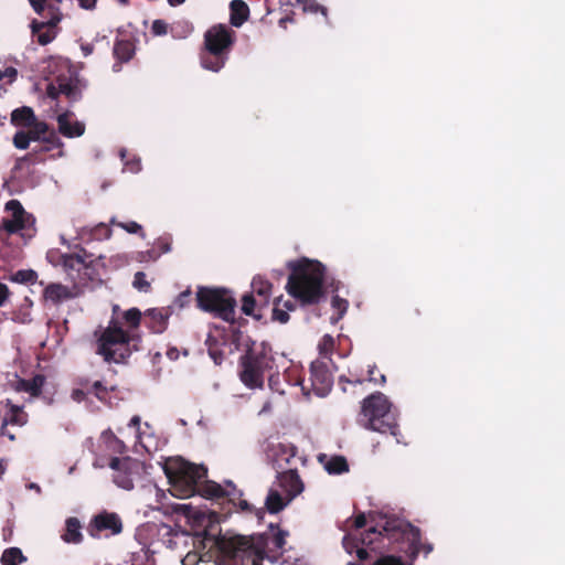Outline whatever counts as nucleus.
<instances>
[{
    "label": "nucleus",
    "instance_id": "1",
    "mask_svg": "<svg viewBox=\"0 0 565 565\" xmlns=\"http://www.w3.org/2000/svg\"><path fill=\"white\" fill-rule=\"evenodd\" d=\"M289 532L281 530L276 524H269L268 532L245 536V535H227L212 534L207 530L204 531L203 543L210 546L214 552L216 563L218 565H243L245 558L255 555L264 558L271 544L276 551H281L286 545V539Z\"/></svg>",
    "mask_w": 565,
    "mask_h": 565
},
{
    "label": "nucleus",
    "instance_id": "2",
    "mask_svg": "<svg viewBox=\"0 0 565 565\" xmlns=\"http://www.w3.org/2000/svg\"><path fill=\"white\" fill-rule=\"evenodd\" d=\"M287 292L303 306L317 305L324 296L326 267L318 260L301 258L289 263Z\"/></svg>",
    "mask_w": 565,
    "mask_h": 565
},
{
    "label": "nucleus",
    "instance_id": "3",
    "mask_svg": "<svg viewBox=\"0 0 565 565\" xmlns=\"http://www.w3.org/2000/svg\"><path fill=\"white\" fill-rule=\"evenodd\" d=\"M141 337L125 331L118 319L111 318L97 339L96 353L107 363H126L132 352L139 351Z\"/></svg>",
    "mask_w": 565,
    "mask_h": 565
},
{
    "label": "nucleus",
    "instance_id": "4",
    "mask_svg": "<svg viewBox=\"0 0 565 565\" xmlns=\"http://www.w3.org/2000/svg\"><path fill=\"white\" fill-rule=\"evenodd\" d=\"M163 469L173 495L190 498L198 493L203 497L201 489L209 481L205 480L207 470L203 466L175 459L168 461Z\"/></svg>",
    "mask_w": 565,
    "mask_h": 565
},
{
    "label": "nucleus",
    "instance_id": "5",
    "mask_svg": "<svg viewBox=\"0 0 565 565\" xmlns=\"http://www.w3.org/2000/svg\"><path fill=\"white\" fill-rule=\"evenodd\" d=\"M239 379L248 388H263L266 374L271 381V371L275 367V356L271 348L266 343L252 347L239 358Z\"/></svg>",
    "mask_w": 565,
    "mask_h": 565
},
{
    "label": "nucleus",
    "instance_id": "6",
    "mask_svg": "<svg viewBox=\"0 0 565 565\" xmlns=\"http://www.w3.org/2000/svg\"><path fill=\"white\" fill-rule=\"evenodd\" d=\"M361 415L365 420V428L385 435H391L399 439V428L395 413L392 411V404L387 397L375 392L365 397L361 405Z\"/></svg>",
    "mask_w": 565,
    "mask_h": 565
},
{
    "label": "nucleus",
    "instance_id": "7",
    "mask_svg": "<svg viewBox=\"0 0 565 565\" xmlns=\"http://www.w3.org/2000/svg\"><path fill=\"white\" fill-rule=\"evenodd\" d=\"M235 42V32L224 24L210 28L204 34V49L200 53L203 68L218 72L227 60Z\"/></svg>",
    "mask_w": 565,
    "mask_h": 565
},
{
    "label": "nucleus",
    "instance_id": "8",
    "mask_svg": "<svg viewBox=\"0 0 565 565\" xmlns=\"http://www.w3.org/2000/svg\"><path fill=\"white\" fill-rule=\"evenodd\" d=\"M196 302L203 311L211 312L232 326L234 324L237 303L228 290L200 287L196 292Z\"/></svg>",
    "mask_w": 565,
    "mask_h": 565
},
{
    "label": "nucleus",
    "instance_id": "9",
    "mask_svg": "<svg viewBox=\"0 0 565 565\" xmlns=\"http://www.w3.org/2000/svg\"><path fill=\"white\" fill-rule=\"evenodd\" d=\"M383 531L388 540L406 539L409 542L412 557H416L420 552L428 555L433 551V544L422 542L420 530L404 520L397 518L386 519L383 524Z\"/></svg>",
    "mask_w": 565,
    "mask_h": 565
},
{
    "label": "nucleus",
    "instance_id": "10",
    "mask_svg": "<svg viewBox=\"0 0 565 565\" xmlns=\"http://www.w3.org/2000/svg\"><path fill=\"white\" fill-rule=\"evenodd\" d=\"M10 217H4L0 224V241H6L10 235L26 231L34 225V217L28 213L19 200L12 199L6 203Z\"/></svg>",
    "mask_w": 565,
    "mask_h": 565
},
{
    "label": "nucleus",
    "instance_id": "11",
    "mask_svg": "<svg viewBox=\"0 0 565 565\" xmlns=\"http://www.w3.org/2000/svg\"><path fill=\"white\" fill-rule=\"evenodd\" d=\"M61 259L65 273L75 286H84L92 280L89 271L94 263L93 254L81 248L78 253L63 254Z\"/></svg>",
    "mask_w": 565,
    "mask_h": 565
},
{
    "label": "nucleus",
    "instance_id": "12",
    "mask_svg": "<svg viewBox=\"0 0 565 565\" xmlns=\"http://www.w3.org/2000/svg\"><path fill=\"white\" fill-rule=\"evenodd\" d=\"M263 450L266 460L277 472L295 467L297 461H301L298 457V448L291 443L266 440Z\"/></svg>",
    "mask_w": 565,
    "mask_h": 565
},
{
    "label": "nucleus",
    "instance_id": "13",
    "mask_svg": "<svg viewBox=\"0 0 565 565\" xmlns=\"http://www.w3.org/2000/svg\"><path fill=\"white\" fill-rule=\"evenodd\" d=\"M122 527V521L117 513L104 510L90 519L87 533L93 539L109 537L121 533Z\"/></svg>",
    "mask_w": 565,
    "mask_h": 565
},
{
    "label": "nucleus",
    "instance_id": "14",
    "mask_svg": "<svg viewBox=\"0 0 565 565\" xmlns=\"http://www.w3.org/2000/svg\"><path fill=\"white\" fill-rule=\"evenodd\" d=\"M32 9L45 21H41V23H36L34 29L36 28H55L63 19V13L61 11V4L63 0H29Z\"/></svg>",
    "mask_w": 565,
    "mask_h": 565
},
{
    "label": "nucleus",
    "instance_id": "15",
    "mask_svg": "<svg viewBox=\"0 0 565 565\" xmlns=\"http://www.w3.org/2000/svg\"><path fill=\"white\" fill-rule=\"evenodd\" d=\"M310 381L317 395L326 396L330 392L333 384V377L324 362L316 360L311 363Z\"/></svg>",
    "mask_w": 565,
    "mask_h": 565
},
{
    "label": "nucleus",
    "instance_id": "16",
    "mask_svg": "<svg viewBox=\"0 0 565 565\" xmlns=\"http://www.w3.org/2000/svg\"><path fill=\"white\" fill-rule=\"evenodd\" d=\"M203 498L206 499H224L236 505V502L243 497L242 490L237 489L232 481H226L225 487L215 481H207L201 489Z\"/></svg>",
    "mask_w": 565,
    "mask_h": 565
},
{
    "label": "nucleus",
    "instance_id": "17",
    "mask_svg": "<svg viewBox=\"0 0 565 565\" xmlns=\"http://www.w3.org/2000/svg\"><path fill=\"white\" fill-rule=\"evenodd\" d=\"M277 478L280 488L286 492L288 501L303 491V483L298 475L297 466L278 471Z\"/></svg>",
    "mask_w": 565,
    "mask_h": 565
},
{
    "label": "nucleus",
    "instance_id": "18",
    "mask_svg": "<svg viewBox=\"0 0 565 565\" xmlns=\"http://www.w3.org/2000/svg\"><path fill=\"white\" fill-rule=\"evenodd\" d=\"M131 465L130 458L113 457L109 462V467L115 471L114 482L125 490L134 489Z\"/></svg>",
    "mask_w": 565,
    "mask_h": 565
},
{
    "label": "nucleus",
    "instance_id": "19",
    "mask_svg": "<svg viewBox=\"0 0 565 565\" xmlns=\"http://www.w3.org/2000/svg\"><path fill=\"white\" fill-rule=\"evenodd\" d=\"M9 412L0 425V434L8 437L10 440H15V435L9 433V426L22 427L28 423V414L21 406L8 403Z\"/></svg>",
    "mask_w": 565,
    "mask_h": 565
},
{
    "label": "nucleus",
    "instance_id": "20",
    "mask_svg": "<svg viewBox=\"0 0 565 565\" xmlns=\"http://www.w3.org/2000/svg\"><path fill=\"white\" fill-rule=\"evenodd\" d=\"M60 95L63 94L71 102H77L82 98V92L86 87L77 76L58 75L56 77Z\"/></svg>",
    "mask_w": 565,
    "mask_h": 565
},
{
    "label": "nucleus",
    "instance_id": "21",
    "mask_svg": "<svg viewBox=\"0 0 565 565\" xmlns=\"http://www.w3.org/2000/svg\"><path fill=\"white\" fill-rule=\"evenodd\" d=\"M371 534H379L380 536H385V532L383 531V525H376L371 527L365 536H363L361 540L358 537H354L350 534L344 535L342 540L343 548L349 553L353 554L356 553V550L360 547L361 544L370 545L372 544V539H370Z\"/></svg>",
    "mask_w": 565,
    "mask_h": 565
},
{
    "label": "nucleus",
    "instance_id": "22",
    "mask_svg": "<svg viewBox=\"0 0 565 565\" xmlns=\"http://www.w3.org/2000/svg\"><path fill=\"white\" fill-rule=\"evenodd\" d=\"M273 285L263 276L257 275L252 280V294L258 298L259 308H267L271 296Z\"/></svg>",
    "mask_w": 565,
    "mask_h": 565
},
{
    "label": "nucleus",
    "instance_id": "23",
    "mask_svg": "<svg viewBox=\"0 0 565 565\" xmlns=\"http://www.w3.org/2000/svg\"><path fill=\"white\" fill-rule=\"evenodd\" d=\"M45 381L46 379L43 374H36L30 380L18 379L14 382V388L18 392L29 393L32 397H38L42 393Z\"/></svg>",
    "mask_w": 565,
    "mask_h": 565
},
{
    "label": "nucleus",
    "instance_id": "24",
    "mask_svg": "<svg viewBox=\"0 0 565 565\" xmlns=\"http://www.w3.org/2000/svg\"><path fill=\"white\" fill-rule=\"evenodd\" d=\"M70 111L57 116L58 131L66 138L81 137L85 132V125L81 121L70 122Z\"/></svg>",
    "mask_w": 565,
    "mask_h": 565
},
{
    "label": "nucleus",
    "instance_id": "25",
    "mask_svg": "<svg viewBox=\"0 0 565 565\" xmlns=\"http://www.w3.org/2000/svg\"><path fill=\"white\" fill-rule=\"evenodd\" d=\"M61 539L67 544H81L84 540L81 521L75 516L65 520Z\"/></svg>",
    "mask_w": 565,
    "mask_h": 565
},
{
    "label": "nucleus",
    "instance_id": "26",
    "mask_svg": "<svg viewBox=\"0 0 565 565\" xmlns=\"http://www.w3.org/2000/svg\"><path fill=\"white\" fill-rule=\"evenodd\" d=\"M43 297L45 300L57 305L64 300L74 298L75 294L67 286L52 282L44 288Z\"/></svg>",
    "mask_w": 565,
    "mask_h": 565
},
{
    "label": "nucleus",
    "instance_id": "27",
    "mask_svg": "<svg viewBox=\"0 0 565 565\" xmlns=\"http://www.w3.org/2000/svg\"><path fill=\"white\" fill-rule=\"evenodd\" d=\"M230 22L233 26H242L249 17V8L243 0H233L230 3Z\"/></svg>",
    "mask_w": 565,
    "mask_h": 565
},
{
    "label": "nucleus",
    "instance_id": "28",
    "mask_svg": "<svg viewBox=\"0 0 565 565\" xmlns=\"http://www.w3.org/2000/svg\"><path fill=\"white\" fill-rule=\"evenodd\" d=\"M149 318L148 328L154 333H162L168 326V313L160 309H150L147 311Z\"/></svg>",
    "mask_w": 565,
    "mask_h": 565
},
{
    "label": "nucleus",
    "instance_id": "29",
    "mask_svg": "<svg viewBox=\"0 0 565 565\" xmlns=\"http://www.w3.org/2000/svg\"><path fill=\"white\" fill-rule=\"evenodd\" d=\"M114 56L120 63L130 61L135 54V44L127 39L117 40L114 45Z\"/></svg>",
    "mask_w": 565,
    "mask_h": 565
},
{
    "label": "nucleus",
    "instance_id": "30",
    "mask_svg": "<svg viewBox=\"0 0 565 565\" xmlns=\"http://www.w3.org/2000/svg\"><path fill=\"white\" fill-rule=\"evenodd\" d=\"M36 120L35 114L31 107L22 106L11 113V122L14 126L28 127Z\"/></svg>",
    "mask_w": 565,
    "mask_h": 565
},
{
    "label": "nucleus",
    "instance_id": "31",
    "mask_svg": "<svg viewBox=\"0 0 565 565\" xmlns=\"http://www.w3.org/2000/svg\"><path fill=\"white\" fill-rule=\"evenodd\" d=\"M263 308H259L258 298H256L252 292L245 294L242 298V311L244 315L253 317L256 320H260L263 318V313L260 312Z\"/></svg>",
    "mask_w": 565,
    "mask_h": 565
},
{
    "label": "nucleus",
    "instance_id": "32",
    "mask_svg": "<svg viewBox=\"0 0 565 565\" xmlns=\"http://www.w3.org/2000/svg\"><path fill=\"white\" fill-rule=\"evenodd\" d=\"M289 502L287 497L285 499L277 490L270 489L265 500V507L269 513L275 514L284 510Z\"/></svg>",
    "mask_w": 565,
    "mask_h": 565
},
{
    "label": "nucleus",
    "instance_id": "33",
    "mask_svg": "<svg viewBox=\"0 0 565 565\" xmlns=\"http://www.w3.org/2000/svg\"><path fill=\"white\" fill-rule=\"evenodd\" d=\"M36 23H41V21H32L31 29L32 34L36 36V41L40 45H46L51 43L56 38V31H54V28L46 26V28H39V30L34 26Z\"/></svg>",
    "mask_w": 565,
    "mask_h": 565
},
{
    "label": "nucleus",
    "instance_id": "34",
    "mask_svg": "<svg viewBox=\"0 0 565 565\" xmlns=\"http://www.w3.org/2000/svg\"><path fill=\"white\" fill-rule=\"evenodd\" d=\"M324 469L330 475H341L349 471V463L343 456H333L324 462Z\"/></svg>",
    "mask_w": 565,
    "mask_h": 565
},
{
    "label": "nucleus",
    "instance_id": "35",
    "mask_svg": "<svg viewBox=\"0 0 565 565\" xmlns=\"http://www.w3.org/2000/svg\"><path fill=\"white\" fill-rule=\"evenodd\" d=\"M171 250V237L170 236H161L156 242L151 249L147 250L149 259L156 260L162 254L169 253Z\"/></svg>",
    "mask_w": 565,
    "mask_h": 565
},
{
    "label": "nucleus",
    "instance_id": "36",
    "mask_svg": "<svg viewBox=\"0 0 565 565\" xmlns=\"http://www.w3.org/2000/svg\"><path fill=\"white\" fill-rule=\"evenodd\" d=\"M24 561H26V557L19 547L7 548L1 556L2 565H19Z\"/></svg>",
    "mask_w": 565,
    "mask_h": 565
},
{
    "label": "nucleus",
    "instance_id": "37",
    "mask_svg": "<svg viewBox=\"0 0 565 565\" xmlns=\"http://www.w3.org/2000/svg\"><path fill=\"white\" fill-rule=\"evenodd\" d=\"M122 320L127 324L129 332H134L140 326L141 311L138 308H130L122 313Z\"/></svg>",
    "mask_w": 565,
    "mask_h": 565
},
{
    "label": "nucleus",
    "instance_id": "38",
    "mask_svg": "<svg viewBox=\"0 0 565 565\" xmlns=\"http://www.w3.org/2000/svg\"><path fill=\"white\" fill-rule=\"evenodd\" d=\"M26 128H29L26 132L30 134L31 141H42L44 135L49 132V125L38 119Z\"/></svg>",
    "mask_w": 565,
    "mask_h": 565
},
{
    "label": "nucleus",
    "instance_id": "39",
    "mask_svg": "<svg viewBox=\"0 0 565 565\" xmlns=\"http://www.w3.org/2000/svg\"><path fill=\"white\" fill-rule=\"evenodd\" d=\"M331 307L337 311V316L331 317V321L337 323L339 320L343 318L349 308V302L347 299L339 297L338 295L333 296L331 299Z\"/></svg>",
    "mask_w": 565,
    "mask_h": 565
},
{
    "label": "nucleus",
    "instance_id": "40",
    "mask_svg": "<svg viewBox=\"0 0 565 565\" xmlns=\"http://www.w3.org/2000/svg\"><path fill=\"white\" fill-rule=\"evenodd\" d=\"M10 279L18 284H34L38 280V273L33 269H20Z\"/></svg>",
    "mask_w": 565,
    "mask_h": 565
},
{
    "label": "nucleus",
    "instance_id": "41",
    "mask_svg": "<svg viewBox=\"0 0 565 565\" xmlns=\"http://www.w3.org/2000/svg\"><path fill=\"white\" fill-rule=\"evenodd\" d=\"M110 224L113 225H117L118 227L125 230L126 232L130 233V234H139L140 237L145 238L146 237V234L142 230V226L140 224H138L137 222L135 221H130V222H116L115 218H111L110 220Z\"/></svg>",
    "mask_w": 565,
    "mask_h": 565
},
{
    "label": "nucleus",
    "instance_id": "42",
    "mask_svg": "<svg viewBox=\"0 0 565 565\" xmlns=\"http://www.w3.org/2000/svg\"><path fill=\"white\" fill-rule=\"evenodd\" d=\"M206 344H207L209 355L211 356V359L214 361L215 364L220 365L225 358L224 352L221 349H218V347L216 344V340L213 339L212 337L207 338Z\"/></svg>",
    "mask_w": 565,
    "mask_h": 565
},
{
    "label": "nucleus",
    "instance_id": "43",
    "mask_svg": "<svg viewBox=\"0 0 565 565\" xmlns=\"http://www.w3.org/2000/svg\"><path fill=\"white\" fill-rule=\"evenodd\" d=\"M43 150H54V149H61L63 147V142L57 137L56 132L54 130H49L46 135H44L43 139Z\"/></svg>",
    "mask_w": 565,
    "mask_h": 565
},
{
    "label": "nucleus",
    "instance_id": "44",
    "mask_svg": "<svg viewBox=\"0 0 565 565\" xmlns=\"http://www.w3.org/2000/svg\"><path fill=\"white\" fill-rule=\"evenodd\" d=\"M281 299L280 297L274 300V308L271 310V319L279 323H286L289 320V313L287 310L280 307Z\"/></svg>",
    "mask_w": 565,
    "mask_h": 565
},
{
    "label": "nucleus",
    "instance_id": "45",
    "mask_svg": "<svg viewBox=\"0 0 565 565\" xmlns=\"http://www.w3.org/2000/svg\"><path fill=\"white\" fill-rule=\"evenodd\" d=\"M90 235L97 241L108 239L111 236V228L105 223H99L92 230Z\"/></svg>",
    "mask_w": 565,
    "mask_h": 565
},
{
    "label": "nucleus",
    "instance_id": "46",
    "mask_svg": "<svg viewBox=\"0 0 565 565\" xmlns=\"http://www.w3.org/2000/svg\"><path fill=\"white\" fill-rule=\"evenodd\" d=\"M30 142V134L24 130H19L13 136V145L17 149L25 150L29 148Z\"/></svg>",
    "mask_w": 565,
    "mask_h": 565
},
{
    "label": "nucleus",
    "instance_id": "47",
    "mask_svg": "<svg viewBox=\"0 0 565 565\" xmlns=\"http://www.w3.org/2000/svg\"><path fill=\"white\" fill-rule=\"evenodd\" d=\"M50 150H43V143L39 147L33 148V150L26 153L21 160L30 161L31 163L43 162L45 158L43 153L49 152Z\"/></svg>",
    "mask_w": 565,
    "mask_h": 565
},
{
    "label": "nucleus",
    "instance_id": "48",
    "mask_svg": "<svg viewBox=\"0 0 565 565\" xmlns=\"http://www.w3.org/2000/svg\"><path fill=\"white\" fill-rule=\"evenodd\" d=\"M132 286L139 291H149L150 282L147 280V276L143 271H137L134 276Z\"/></svg>",
    "mask_w": 565,
    "mask_h": 565
},
{
    "label": "nucleus",
    "instance_id": "49",
    "mask_svg": "<svg viewBox=\"0 0 565 565\" xmlns=\"http://www.w3.org/2000/svg\"><path fill=\"white\" fill-rule=\"evenodd\" d=\"M86 390L87 394H94L99 401H104L107 396V388L100 381L94 382Z\"/></svg>",
    "mask_w": 565,
    "mask_h": 565
},
{
    "label": "nucleus",
    "instance_id": "50",
    "mask_svg": "<svg viewBox=\"0 0 565 565\" xmlns=\"http://www.w3.org/2000/svg\"><path fill=\"white\" fill-rule=\"evenodd\" d=\"M367 374L369 382H372L376 385H384L386 383V376L377 370L376 365L370 366Z\"/></svg>",
    "mask_w": 565,
    "mask_h": 565
},
{
    "label": "nucleus",
    "instance_id": "51",
    "mask_svg": "<svg viewBox=\"0 0 565 565\" xmlns=\"http://www.w3.org/2000/svg\"><path fill=\"white\" fill-rule=\"evenodd\" d=\"M373 565H404V563L402 558L398 556L386 555L380 557L377 561L374 562Z\"/></svg>",
    "mask_w": 565,
    "mask_h": 565
},
{
    "label": "nucleus",
    "instance_id": "52",
    "mask_svg": "<svg viewBox=\"0 0 565 565\" xmlns=\"http://www.w3.org/2000/svg\"><path fill=\"white\" fill-rule=\"evenodd\" d=\"M151 31L154 35H164L168 32V24L163 20H154Z\"/></svg>",
    "mask_w": 565,
    "mask_h": 565
},
{
    "label": "nucleus",
    "instance_id": "53",
    "mask_svg": "<svg viewBox=\"0 0 565 565\" xmlns=\"http://www.w3.org/2000/svg\"><path fill=\"white\" fill-rule=\"evenodd\" d=\"M17 76L18 71L12 66L6 67L4 70L0 71V82L7 78L8 83H12L13 81H15Z\"/></svg>",
    "mask_w": 565,
    "mask_h": 565
},
{
    "label": "nucleus",
    "instance_id": "54",
    "mask_svg": "<svg viewBox=\"0 0 565 565\" xmlns=\"http://www.w3.org/2000/svg\"><path fill=\"white\" fill-rule=\"evenodd\" d=\"M46 95L47 97H50L51 99H57V97L60 96V92H58V86H57V82H51L47 87H46Z\"/></svg>",
    "mask_w": 565,
    "mask_h": 565
},
{
    "label": "nucleus",
    "instance_id": "55",
    "mask_svg": "<svg viewBox=\"0 0 565 565\" xmlns=\"http://www.w3.org/2000/svg\"><path fill=\"white\" fill-rule=\"evenodd\" d=\"M363 382H364V381H363V380H360V379H356V380H354V381H353V380H349V379H347V377H345V376H343V375H342V376H340V379H339V385H341V387H342V391H343V392H347V387H345V385H344V384L362 385V384H363Z\"/></svg>",
    "mask_w": 565,
    "mask_h": 565
},
{
    "label": "nucleus",
    "instance_id": "56",
    "mask_svg": "<svg viewBox=\"0 0 565 565\" xmlns=\"http://www.w3.org/2000/svg\"><path fill=\"white\" fill-rule=\"evenodd\" d=\"M191 511H192V508L190 505H186V504H175V505H173V512L178 513V514H181V515H184V516H190L191 515Z\"/></svg>",
    "mask_w": 565,
    "mask_h": 565
},
{
    "label": "nucleus",
    "instance_id": "57",
    "mask_svg": "<svg viewBox=\"0 0 565 565\" xmlns=\"http://www.w3.org/2000/svg\"><path fill=\"white\" fill-rule=\"evenodd\" d=\"M9 296H10V290H9L8 286L3 282H0V307H2L6 303Z\"/></svg>",
    "mask_w": 565,
    "mask_h": 565
},
{
    "label": "nucleus",
    "instance_id": "58",
    "mask_svg": "<svg viewBox=\"0 0 565 565\" xmlns=\"http://www.w3.org/2000/svg\"><path fill=\"white\" fill-rule=\"evenodd\" d=\"M366 524V518H365V514L364 513H359L355 519H354V523H353V526L354 529H362L364 527Z\"/></svg>",
    "mask_w": 565,
    "mask_h": 565
},
{
    "label": "nucleus",
    "instance_id": "59",
    "mask_svg": "<svg viewBox=\"0 0 565 565\" xmlns=\"http://www.w3.org/2000/svg\"><path fill=\"white\" fill-rule=\"evenodd\" d=\"M78 6L84 10H93L96 8L97 0H77Z\"/></svg>",
    "mask_w": 565,
    "mask_h": 565
},
{
    "label": "nucleus",
    "instance_id": "60",
    "mask_svg": "<svg viewBox=\"0 0 565 565\" xmlns=\"http://www.w3.org/2000/svg\"><path fill=\"white\" fill-rule=\"evenodd\" d=\"M243 512H252L253 507L243 497L236 502V505Z\"/></svg>",
    "mask_w": 565,
    "mask_h": 565
},
{
    "label": "nucleus",
    "instance_id": "61",
    "mask_svg": "<svg viewBox=\"0 0 565 565\" xmlns=\"http://www.w3.org/2000/svg\"><path fill=\"white\" fill-rule=\"evenodd\" d=\"M196 563V554H186L182 559L183 565H195Z\"/></svg>",
    "mask_w": 565,
    "mask_h": 565
},
{
    "label": "nucleus",
    "instance_id": "62",
    "mask_svg": "<svg viewBox=\"0 0 565 565\" xmlns=\"http://www.w3.org/2000/svg\"><path fill=\"white\" fill-rule=\"evenodd\" d=\"M86 394H87V390H86V391H84V390H79V388H78V390H74V391H73L72 396H73V398H74L75 401H77V402H82V401L84 399V397H85V395H86Z\"/></svg>",
    "mask_w": 565,
    "mask_h": 565
},
{
    "label": "nucleus",
    "instance_id": "63",
    "mask_svg": "<svg viewBox=\"0 0 565 565\" xmlns=\"http://www.w3.org/2000/svg\"><path fill=\"white\" fill-rule=\"evenodd\" d=\"M355 554L360 561H365L369 557L367 551L361 546L356 550Z\"/></svg>",
    "mask_w": 565,
    "mask_h": 565
},
{
    "label": "nucleus",
    "instance_id": "64",
    "mask_svg": "<svg viewBox=\"0 0 565 565\" xmlns=\"http://www.w3.org/2000/svg\"><path fill=\"white\" fill-rule=\"evenodd\" d=\"M140 422H141L140 417L138 415H135L131 417V419L129 422V426L134 427L136 429H139Z\"/></svg>",
    "mask_w": 565,
    "mask_h": 565
}]
</instances>
